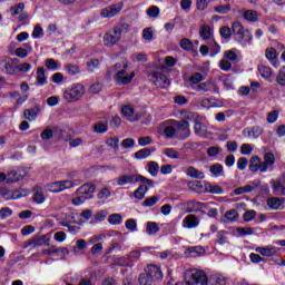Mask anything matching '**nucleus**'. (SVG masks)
<instances>
[{
	"instance_id": "obj_48",
	"label": "nucleus",
	"mask_w": 285,
	"mask_h": 285,
	"mask_svg": "<svg viewBox=\"0 0 285 285\" xmlns=\"http://www.w3.org/2000/svg\"><path fill=\"white\" fill-rule=\"evenodd\" d=\"M155 37V31H153V28L147 27L142 30V39L150 43Z\"/></svg>"
},
{
	"instance_id": "obj_17",
	"label": "nucleus",
	"mask_w": 285,
	"mask_h": 285,
	"mask_svg": "<svg viewBox=\"0 0 285 285\" xmlns=\"http://www.w3.org/2000/svg\"><path fill=\"white\" fill-rule=\"evenodd\" d=\"M153 78L154 83L155 86H157V88H168V86H170V80L161 71L154 72Z\"/></svg>"
},
{
	"instance_id": "obj_24",
	"label": "nucleus",
	"mask_w": 285,
	"mask_h": 285,
	"mask_svg": "<svg viewBox=\"0 0 285 285\" xmlns=\"http://www.w3.org/2000/svg\"><path fill=\"white\" fill-rule=\"evenodd\" d=\"M40 137L41 139H43V141H48V139H52V137H57L58 139H63V130H59L53 134L52 129H45L40 134Z\"/></svg>"
},
{
	"instance_id": "obj_18",
	"label": "nucleus",
	"mask_w": 285,
	"mask_h": 285,
	"mask_svg": "<svg viewBox=\"0 0 285 285\" xmlns=\"http://www.w3.org/2000/svg\"><path fill=\"white\" fill-rule=\"evenodd\" d=\"M199 35L204 41H214L215 40V31H213V27L208 24H203L199 29Z\"/></svg>"
},
{
	"instance_id": "obj_13",
	"label": "nucleus",
	"mask_w": 285,
	"mask_h": 285,
	"mask_svg": "<svg viewBox=\"0 0 285 285\" xmlns=\"http://www.w3.org/2000/svg\"><path fill=\"white\" fill-rule=\"evenodd\" d=\"M174 124L176 126V132L178 135H183V139H187V137H190V122H188V119L174 121Z\"/></svg>"
},
{
	"instance_id": "obj_1",
	"label": "nucleus",
	"mask_w": 285,
	"mask_h": 285,
	"mask_svg": "<svg viewBox=\"0 0 285 285\" xmlns=\"http://www.w3.org/2000/svg\"><path fill=\"white\" fill-rule=\"evenodd\" d=\"M232 32L235 41H237L243 48H246V46H250V43H253V33L250 30L245 29L242 22H233Z\"/></svg>"
},
{
	"instance_id": "obj_39",
	"label": "nucleus",
	"mask_w": 285,
	"mask_h": 285,
	"mask_svg": "<svg viewBox=\"0 0 285 285\" xmlns=\"http://www.w3.org/2000/svg\"><path fill=\"white\" fill-rule=\"evenodd\" d=\"M209 173H212L213 177H223L224 166H222L219 164L212 165L209 167Z\"/></svg>"
},
{
	"instance_id": "obj_28",
	"label": "nucleus",
	"mask_w": 285,
	"mask_h": 285,
	"mask_svg": "<svg viewBox=\"0 0 285 285\" xmlns=\"http://www.w3.org/2000/svg\"><path fill=\"white\" fill-rule=\"evenodd\" d=\"M187 177H191V179H205L206 175L204 171L190 166L186 169Z\"/></svg>"
},
{
	"instance_id": "obj_40",
	"label": "nucleus",
	"mask_w": 285,
	"mask_h": 285,
	"mask_svg": "<svg viewBox=\"0 0 285 285\" xmlns=\"http://www.w3.org/2000/svg\"><path fill=\"white\" fill-rule=\"evenodd\" d=\"M124 222V216L121 214H111L108 217V223L111 224V226H119Z\"/></svg>"
},
{
	"instance_id": "obj_20",
	"label": "nucleus",
	"mask_w": 285,
	"mask_h": 285,
	"mask_svg": "<svg viewBox=\"0 0 285 285\" xmlns=\"http://www.w3.org/2000/svg\"><path fill=\"white\" fill-rule=\"evenodd\" d=\"M194 131H195V135H197V137H203L204 139H207V137H210V131H208V127L199 122V120L195 121Z\"/></svg>"
},
{
	"instance_id": "obj_50",
	"label": "nucleus",
	"mask_w": 285,
	"mask_h": 285,
	"mask_svg": "<svg viewBox=\"0 0 285 285\" xmlns=\"http://www.w3.org/2000/svg\"><path fill=\"white\" fill-rule=\"evenodd\" d=\"M148 173L151 177H157L159 175V164L157 161H150L148 164Z\"/></svg>"
},
{
	"instance_id": "obj_29",
	"label": "nucleus",
	"mask_w": 285,
	"mask_h": 285,
	"mask_svg": "<svg viewBox=\"0 0 285 285\" xmlns=\"http://www.w3.org/2000/svg\"><path fill=\"white\" fill-rule=\"evenodd\" d=\"M204 75L199 73V72H195L189 77V88H191V90H194V88H197L202 81H204Z\"/></svg>"
},
{
	"instance_id": "obj_49",
	"label": "nucleus",
	"mask_w": 285,
	"mask_h": 285,
	"mask_svg": "<svg viewBox=\"0 0 285 285\" xmlns=\"http://www.w3.org/2000/svg\"><path fill=\"white\" fill-rule=\"evenodd\" d=\"M86 246H88V244L86 243V239H78L76 242V246L73 247V255H80L81 252L86 248Z\"/></svg>"
},
{
	"instance_id": "obj_56",
	"label": "nucleus",
	"mask_w": 285,
	"mask_h": 285,
	"mask_svg": "<svg viewBox=\"0 0 285 285\" xmlns=\"http://www.w3.org/2000/svg\"><path fill=\"white\" fill-rule=\"evenodd\" d=\"M125 228L130 230V233H137V220L134 218L127 219L125 222Z\"/></svg>"
},
{
	"instance_id": "obj_51",
	"label": "nucleus",
	"mask_w": 285,
	"mask_h": 285,
	"mask_svg": "<svg viewBox=\"0 0 285 285\" xmlns=\"http://www.w3.org/2000/svg\"><path fill=\"white\" fill-rule=\"evenodd\" d=\"M210 42V47H209V50H210V55L209 57H215L216 55H219V52H222V47L219 46V43H217V41H209Z\"/></svg>"
},
{
	"instance_id": "obj_59",
	"label": "nucleus",
	"mask_w": 285,
	"mask_h": 285,
	"mask_svg": "<svg viewBox=\"0 0 285 285\" xmlns=\"http://www.w3.org/2000/svg\"><path fill=\"white\" fill-rule=\"evenodd\" d=\"M261 181L259 180H253L248 185L243 186V191L244 193H253L255 188L259 186Z\"/></svg>"
},
{
	"instance_id": "obj_14",
	"label": "nucleus",
	"mask_w": 285,
	"mask_h": 285,
	"mask_svg": "<svg viewBox=\"0 0 285 285\" xmlns=\"http://www.w3.org/2000/svg\"><path fill=\"white\" fill-rule=\"evenodd\" d=\"M142 275H147L150 279L154 282L157 279H163L164 273H161V269L157 265H147L145 268V273Z\"/></svg>"
},
{
	"instance_id": "obj_8",
	"label": "nucleus",
	"mask_w": 285,
	"mask_h": 285,
	"mask_svg": "<svg viewBox=\"0 0 285 285\" xmlns=\"http://www.w3.org/2000/svg\"><path fill=\"white\" fill-rule=\"evenodd\" d=\"M18 59L10 58L8 56L0 57V72L4 75H14L17 72Z\"/></svg>"
},
{
	"instance_id": "obj_7",
	"label": "nucleus",
	"mask_w": 285,
	"mask_h": 285,
	"mask_svg": "<svg viewBox=\"0 0 285 285\" xmlns=\"http://www.w3.org/2000/svg\"><path fill=\"white\" fill-rule=\"evenodd\" d=\"M138 181H140V184H148V186L150 187L155 186V183L153 180L141 175L126 174L118 177L117 179L118 186L135 185V184H138Z\"/></svg>"
},
{
	"instance_id": "obj_42",
	"label": "nucleus",
	"mask_w": 285,
	"mask_h": 285,
	"mask_svg": "<svg viewBox=\"0 0 285 285\" xmlns=\"http://www.w3.org/2000/svg\"><path fill=\"white\" fill-rule=\"evenodd\" d=\"M164 134L168 139H171V137H175V135H177V127L175 126V122L173 125L165 126Z\"/></svg>"
},
{
	"instance_id": "obj_11",
	"label": "nucleus",
	"mask_w": 285,
	"mask_h": 285,
	"mask_svg": "<svg viewBox=\"0 0 285 285\" xmlns=\"http://www.w3.org/2000/svg\"><path fill=\"white\" fill-rule=\"evenodd\" d=\"M122 8H124L122 2L106 7L101 10L100 16L102 17V19H110L112 17H117V14L121 12Z\"/></svg>"
},
{
	"instance_id": "obj_60",
	"label": "nucleus",
	"mask_w": 285,
	"mask_h": 285,
	"mask_svg": "<svg viewBox=\"0 0 285 285\" xmlns=\"http://www.w3.org/2000/svg\"><path fill=\"white\" fill-rule=\"evenodd\" d=\"M263 134H264V129H262L261 127H253L248 132L252 139H257L258 137H262Z\"/></svg>"
},
{
	"instance_id": "obj_61",
	"label": "nucleus",
	"mask_w": 285,
	"mask_h": 285,
	"mask_svg": "<svg viewBox=\"0 0 285 285\" xmlns=\"http://www.w3.org/2000/svg\"><path fill=\"white\" fill-rule=\"evenodd\" d=\"M106 145L112 150H119V138H108Z\"/></svg>"
},
{
	"instance_id": "obj_25",
	"label": "nucleus",
	"mask_w": 285,
	"mask_h": 285,
	"mask_svg": "<svg viewBox=\"0 0 285 285\" xmlns=\"http://www.w3.org/2000/svg\"><path fill=\"white\" fill-rule=\"evenodd\" d=\"M194 104L199 105L202 108H206L207 110L209 108H217V104H215L214 98H203L200 101L199 99L195 98Z\"/></svg>"
},
{
	"instance_id": "obj_26",
	"label": "nucleus",
	"mask_w": 285,
	"mask_h": 285,
	"mask_svg": "<svg viewBox=\"0 0 285 285\" xmlns=\"http://www.w3.org/2000/svg\"><path fill=\"white\" fill-rule=\"evenodd\" d=\"M265 57L266 59H268V61H271L272 66H274V68H278L279 66V61L277 60V51L273 48H268L265 51Z\"/></svg>"
},
{
	"instance_id": "obj_33",
	"label": "nucleus",
	"mask_w": 285,
	"mask_h": 285,
	"mask_svg": "<svg viewBox=\"0 0 285 285\" xmlns=\"http://www.w3.org/2000/svg\"><path fill=\"white\" fill-rule=\"evenodd\" d=\"M205 190L212 195H224V188L222 186L210 183L205 184Z\"/></svg>"
},
{
	"instance_id": "obj_37",
	"label": "nucleus",
	"mask_w": 285,
	"mask_h": 285,
	"mask_svg": "<svg viewBox=\"0 0 285 285\" xmlns=\"http://www.w3.org/2000/svg\"><path fill=\"white\" fill-rule=\"evenodd\" d=\"M243 17L246 21H249L250 23H255V21H257L259 19V14L257 13V11L255 10H246L243 13Z\"/></svg>"
},
{
	"instance_id": "obj_34",
	"label": "nucleus",
	"mask_w": 285,
	"mask_h": 285,
	"mask_svg": "<svg viewBox=\"0 0 285 285\" xmlns=\"http://www.w3.org/2000/svg\"><path fill=\"white\" fill-rule=\"evenodd\" d=\"M163 155H165V157H168V159H181V154H179V151H177V149L173 147L165 148L163 150Z\"/></svg>"
},
{
	"instance_id": "obj_47",
	"label": "nucleus",
	"mask_w": 285,
	"mask_h": 285,
	"mask_svg": "<svg viewBox=\"0 0 285 285\" xmlns=\"http://www.w3.org/2000/svg\"><path fill=\"white\" fill-rule=\"evenodd\" d=\"M153 151L149 148H142L138 151H136L135 157L136 159H148Z\"/></svg>"
},
{
	"instance_id": "obj_12",
	"label": "nucleus",
	"mask_w": 285,
	"mask_h": 285,
	"mask_svg": "<svg viewBox=\"0 0 285 285\" xmlns=\"http://www.w3.org/2000/svg\"><path fill=\"white\" fill-rule=\"evenodd\" d=\"M28 175V170L26 168L12 169L7 174V184H14L17 181H21Z\"/></svg>"
},
{
	"instance_id": "obj_9",
	"label": "nucleus",
	"mask_w": 285,
	"mask_h": 285,
	"mask_svg": "<svg viewBox=\"0 0 285 285\" xmlns=\"http://www.w3.org/2000/svg\"><path fill=\"white\" fill-rule=\"evenodd\" d=\"M30 195V190L28 189H17L14 191H10L6 188H0V197L8 202L10 199H21V197H28Z\"/></svg>"
},
{
	"instance_id": "obj_55",
	"label": "nucleus",
	"mask_w": 285,
	"mask_h": 285,
	"mask_svg": "<svg viewBox=\"0 0 285 285\" xmlns=\"http://www.w3.org/2000/svg\"><path fill=\"white\" fill-rule=\"evenodd\" d=\"M45 66L47 68V70H59V62H57V60L52 59V58H48L45 61Z\"/></svg>"
},
{
	"instance_id": "obj_31",
	"label": "nucleus",
	"mask_w": 285,
	"mask_h": 285,
	"mask_svg": "<svg viewBox=\"0 0 285 285\" xmlns=\"http://www.w3.org/2000/svg\"><path fill=\"white\" fill-rule=\"evenodd\" d=\"M148 188H151L148 183H145V185H140L135 191L134 197L135 199H144L146 197V193H148Z\"/></svg>"
},
{
	"instance_id": "obj_64",
	"label": "nucleus",
	"mask_w": 285,
	"mask_h": 285,
	"mask_svg": "<svg viewBox=\"0 0 285 285\" xmlns=\"http://www.w3.org/2000/svg\"><path fill=\"white\" fill-rule=\"evenodd\" d=\"M111 193H110V188L105 187L102 189H100V191L98 193V199H108V197H110Z\"/></svg>"
},
{
	"instance_id": "obj_5",
	"label": "nucleus",
	"mask_w": 285,
	"mask_h": 285,
	"mask_svg": "<svg viewBox=\"0 0 285 285\" xmlns=\"http://www.w3.org/2000/svg\"><path fill=\"white\" fill-rule=\"evenodd\" d=\"M83 95H86V87L81 83H75L65 89L62 99L68 104H75L76 101H79Z\"/></svg>"
},
{
	"instance_id": "obj_41",
	"label": "nucleus",
	"mask_w": 285,
	"mask_h": 285,
	"mask_svg": "<svg viewBox=\"0 0 285 285\" xmlns=\"http://www.w3.org/2000/svg\"><path fill=\"white\" fill-rule=\"evenodd\" d=\"M224 57L225 59H227L228 61H237L238 57H239V51L237 49H230V50H226L224 52Z\"/></svg>"
},
{
	"instance_id": "obj_58",
	"label": "nucleus",
	"mask_w": 285,
	"mask_h": 285,
	"mask_svg": "<svg viewBox=\"0 0 285 285\" xmlns=\"http://www.w3.org/2000/svg\"><path fill=\"white\" fill-rule=\"evenodd\" d=\"M139 257H141V252H139V250L130 252L127 257V259L129 262V266H130V264H135V262H138Z\"/></svg>"
},
{
	"instance_id": "obj_32",
	"label": "nucleus",
	"mask_w": 285,
	"mask_h": 285,
	"mask_svg": "<svg viewBox=\"0 0 285 285\" xmlns=\"http://www.w3.org/2000/svg\"><path fill=\"white\" fill-rule=\"evenodd\" d=\"M258 71L261 77L265 79L266 81H269V83L273 81V69L266 66L258 67Z\"/></svg>"
},
{
	"instance_id": "obj_63",
	"label": "nucleus",
	"mask_w": 285,
	"mask_h": 285,
	"mask_svg": "<svg viewBox=\"0 0 285 285\" xmlns=\"http://www.w3.org/2000/svg\"><path fill=\"white\" fill-rule=\"evenodd\" d=\"M219 33L223 39H229L230 37H233V30H230V27H222L219 29Z\"/></svg>"
},
{
	"instance_id": "obj_19",
	"label": "nucleus",
	"mask_w": 285,
	"mask_h": 285,
	"mask_svg": "<svg viewBox=\"0 0 285 285\" xmlns=\"http://www.w3.org/2000/svg\"><path fill=\"white\" fill-rule=\"evenodd\" d=\"M255 252L262 255L263 257H275L277 255V247L275 246H259L255 248Z\"/></svg>"
},
{
	"instance_id": "obj_45",
	"label": "nucleus",
	"mask_w": 285,
	"mask_h": 285,
	"mask_svg": "<svg viewBox=\"0 0 285 285\" xmlns=\"http://www.w3.org/2000/svg\"><path fill=\"white\" fill-rule=\"evenodd\" d=\"M161 10H159L157 6H151L147 9V17H149V19H158Z\"/></svg>"
},
{
	"instance_id": "obj_3",
	"label": "nucleus",
	"mask_w": 285,
	"mask_h": 285,
	"mask_svg": "<svg viewBox=\"0 0 285 285\" xmlns=\"http://www.w3.org/2000/svg\"><path fill=\"white\" fill-rule=\"evenodd\" d=\"M112 70L115 72L114 75V81L118 86H128V83L132 82V79H135V72H128V66L124 65H115L112 67Z\"/></svg>"
},
{
	"instance_id": "obj_46",
	"label": "nucleus",
	"mask_w": 285,
	"mask_h": 285,
	"mask_svg": "<svg viewBox=\"0 0 285 285\" xmlns=\"http://www.w3.org/2000/svg\"><path fill=\"white\" fill-rule=\"evenodd\" d=\"M147 235H157L159 233V226L155 222H148L146 227Z\"/></svg>"
},
{
	"instance_id": "obj_16",
	"label": "nucleus",
	"mask_w": 285,
	"mask_h": 285,
	"mask_svg": "<svg viewBox=\"0 0 285 285\" xmlns=\"http://www.w3.org/2000/svg\"><path fill=\"white\" fill-rule=\"evenodd\" d=\"M193 90L200 92L202 95H208V92H217V86L212 80L200 82L197 87H194Z\"/></svg>"
},
{
	"instance_id": "obj_6",
	"label": "nucleus",
	"mask_w": 285,
	"mask_h": 285,
	"mask_svg": "<svg viewBox=\"0 0 285 285\" xmlns=\"http://www.w3.org/2000/svg\"><path fill=\"white\" fill-rule=\"evenodd\" d=\"M95 185L94 184H85L80 186L76 190L77 197L71 200L73 206H81L86 202V199H90L92 197V193H95Z\"/></svg>"
},
{
	"instance_id": "obj_23",
	"label": "nucleus",
	"mask_w": 285,
	"mask_h": 285,
	"mask_svg": "<svg viewBox=\"0 0 285 285\" xmlns=\"http://www.w3.org/2000/svg\"><path fill=\"white\" fill-rule=\"evenodd\" d=\"M14 55L20 59H26L28 55H32V45L24 43L22 47H19L18 49H16Z\"/></svg>"
},
{
	"instance_id": "obj_54",
	"label": "nucleus",
	"mask_w": 285,
	"mask_h": 285,
	"mask_svg": "<svg viewBox=\"0 0 285 285\" xmlns=\"http://www.w3.org/2000/svg\"><path fill=\"white\" fill-rule=\"evenodd\" d=\"M50 253H52L53 255H58V257H60L61 259H66V257H68L70 252L68 250L67 247H60L51 250Z\"/></svg>"
},
{
	"instance_id": "obj_2",
	"label": "nucleus",
	"mask_w": 285,
	"mask_h": 285,
	"mask_svg": "<svg viewBox=\"0 0 285 285\" xmlns=\"http://www.w3.org/2000/svg\"><path fill=\"white\" fill-rule=\"evenodd\" d=\"M81 184L80 179H66V180H56L45 185V190L47 193H63L65 190H70Z\"/></svg>"
},
{
	"instance_id": "obj_35",
	"label": "nucleus",
	"mask_w": 285,
	"mask_h": 285,
	"mask_svg": "<svg viewBox=\"0 0 285 285\" xmlns=\"http://www.w3.org/2000/svg\"><path fill=\"white\" fill-rule=\"evenodd\" d=\"M40 109L38 107H35L32 109H27L23 112V116L28 121H35L37 117H39Z\"/></svg>"
},
{
	"instance_id": "obj_4",
	"label": "nucleus",
	"mask_w": 285,
	"mask_h": 285,
	"mask_svg": "<svg viewBox=\"0 0 285 285\" xmlns=\"http://www.w3.org/2000/svg\"><path fill=\"white\" fill-rule=\"evenodd\" d=\"M186 285H208V275L206 272L197 268L187 269L185 272Z\"/></svg>"
},
{
	"instance_id": "obj_22",
	"label": "nucleus",
	"mask_w": 285,
	"mask_h": 285,
	"mask_svg": "<svg viewBox=\"0 0 285 285\" xmlns=\"http://www.w3.org/2000/svg\"><path fill=\"white\" fill-rule=\"evenodd\" d=\"M120 115L128 119V121H137V119H139L137 116L135 117V109L130 105L122 106V108L120 109Z\"/></svg>"
},
{
	"instance_id": "obj_52",
	"label": "nucleus",
	"mask_w": 285,
	"mask_h": 285,
	"mask_svg": "<svg viewBox=\"0 0 285 285\" xmlns=\"http://www.w3.org/2000/svg\"><path fill=\"white\" fill-rule=\"evenodd\" d=\"M95 132L98 134H104V132H108V121H100L97 122L94 127Z\"/></svg>"
},
{
	"instance_id": "obj_15",
	"label": "nucleus",
	"mask_w": 285,
	"mask_h": 285,
	"mask_svg": "<svg viewBox=\"0 0 285 285\" xmlns=\"http://www.w3.org/2000/svg\"><path fill=\"white\" fill-rule=\"evenodd\" d=\"M200 219L195 214H189L185 216V218L181 222V227L186 228L188 230H193V228H197L199 226Z\"/></svg>"
},
{
	"instance_id": "obj_62",
	"label": "nucleus",
	"mask_w": 285,
	"mask_h": 285,
	"mask_svg": "<svg viewBox=\"0 0 285 285\" xmlns=\"http://www.w3.org/2000/svg\"><path fill=\"white\" fill-rule=\"evenodd\" d=\"M180 48L183 50H187L189 52L190 50H193V41H190V39H188V38L181 39L180 40Z\"/></svg>"
},
{
	"instance_id": "obj_43",
	"label": "nucleus",
	"mask_w": 285,
	"mask_h": 285,
	"mask_svg": "<svg viewBox=\"0 0 285 285\" xmlns=\"http://www.w3.org/2000/svg\"><path fill=\"white\" fill-rule=\"evenodd\" d=\"M65 70L67 75H70L71 77H75V75H79V72H81V69L79 68V66L73 63L66 65Z\"/></svg>"
},
{
	"instance_id": "obj_44",
	"label": "nucleus",
	"mask_w": 285,
	"mask_h": 285,
	"mask_svg": "<svg viewBox=\"0 0 285 285\" xmlns=\"http://www.w3.org/2000/svg\"><path fill=\"white\" fill-rule=\"evenodd\" d=\"M33 202H36V204H43V202H46V195L41 188L35 189Z\"/></svg>"
},
{
	"instance_id": "obj_10",
	"label": "nucleus",
	"mask_w": 285,
	"mask_h": 285,
	"mask_svg": "<svg viewBox=\"0 0 285 285\" xmlns=\"http://www.w3.org/2000/svg\"><path fill=\"white\" fill-rule=\"evenodd\" d=\"M121 39V29L115 28L114 30L107 32L104 36V45L108 48L116 46V43H119Z\"/></svg>"
},
{
	"instance_id": "obj_36",
	"label": "nucleus",
	"mask_w": 285,
	"mask_h": 285,
	"mask_svg": "<svg viewBox=\"0 0 285 285\" xmlns=\"http://www.w3.org/2000/svg\"><path fill=\"white\" fill-rule=\"evenodd\" d=\"M282 204H284L283 198L272 197L267 200V206L273 210H279V208H282Z\"/></svg>"
},
{
	"instance_id": "obj_21",
	"label": "nucleus",
	"mask_w": 285,
	"mask_h": 285,
	"mask_svg": "<svg viewBox=\"0 0 285 285\" xmlns=\"http://www.w3.org/2000/svg\"><path fill=\"white\" fill-rule=\"evenodd\" d=\"M282 181H285V176H282L279 180H271V186L274 195H284L285 196V185H282Z\"/></svg>"
},
{
	"instance_id": "obj_57",
	"label": "nucleus",
	"mask_w": 285,
	"mask_h": 285,
	"mask_svg": "<svg viewBox=\"0 0 285 285\" xmlns=\"http://www.w3.org/2000/svg\"><path fill=\"white\" fill-rule=\"evenodd\" d=\"M24 8H26V4H23V3H18L16 6H12L10 8L11 16L17 17V14H21V12H23Z\"/></svg>"
},
{
	"instance_id": "obj_38",
	"label": "nucleus",
	"mask_w": 285,
	"mask_h": 285,
	"mask_svg": "<svg viewBox=\"0 0 285 285\" xmlns=\"http://www.w3.org/2000/svg\"><path fill=\"white\" fill-rule=\"evenodd\" d=\"M36 79L39 86H46V83H48V79L46 78V69H43V67H39L37 69Z\"/></svg>"
},
{
	"instance_id": "obj_53",
	"label": "nucleus",
	"mask_w": 285,
	"mask_h": 285,
	"mask_svg": "<svg viewBox=\"0 0 285 285\" xmlns=\"http://www.w3.org/2000/svg\"><path fill=\"white\" fill-rule=\"evenodd\" d=\"M177 63V60L173 56H167L165 58V66L160 67V70L166 71V68H173Z\"/></svg>"
},
{
	"instance_id": "obj_27",
	"label": "nucleus",
	"mask_w": 285,
	"mask_h": 285,
	"mask_svg": "<svg viewBox=\"0 0 285 285\" xmlns=\"http://www.w3.org/2000/svg\"><path fill=\"white\" fill-rule=\"evenodd\" d=\"M57 219L60 224V226H69L70 224H73L72 223V213L70 212L69 214L68 213H60L57 215Z\"/></svg>"
},
{
	"instance_id": "obj_30",
	"label": "nucleus",
	"mask_w": 285,
	"mask_h": 285,
	"mask_svg": "<svg viewBox=\"0 0 285 285\" xmlns=\"http://www.w3.org/2000/svg\"><path fill=\"white\" fill-rule=\"evenodd\" d=\"M206 184L208 183L202 180H193L189 181L188 187L195 193H204V190H206Z\"/></svg>"
}]
</instances>
